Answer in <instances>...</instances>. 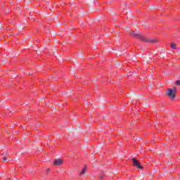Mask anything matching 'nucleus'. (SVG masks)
<instances>
[{"label":"nucleus","instance_id":"nucleus-8","mask_svg":"<svg viewBox=\"0 0 180 180\" xmlns=\"http://www.w3.org/2000/svg\"><path fill=\"white\" fill-rule=\"evenodd\" d=\"M176 85H180V80H176L175 82Z\"/></svg>","mask_w":180,"mask_h":180},{"label":"nucleus","instance_id":"nucleus-10","mask_svg":"<svg viewBox=\"0 0 180 180\" xmlns=\"http://www.w3.org/2000/svg\"><path fill=\"white\" fill-rule=\"evenodd\" d=\"M100 179H103V176H100Z\"/></svg>","mask_w":180,"mask_h":180},{"label":"nucleus","instance_id":"nucleus-3","mask_svg":"<svg viewBox=\"0 0 180 180\" xmlns=\"http://www.w3.org/2000/svg\"><path fill=\"white\" fill-rule=\"evenodd\" d=\"M133 164L134 167H136V168L143 169V166L140 165V162H139V160H136V158L132 159Z\"/></svg>","mask_w":180,"mask_h":180},{"label":"nucleus","instance_id":"nucleus-2","mask_svg":"<svg viewBox=\"0 0 180 180\" xmlns=\"http://www.w3.org/2000/svg\"><path fill=\"white\" fill-rule=\"evenodd\" d=\"M176 92V89H167L166 92V95L170 98V99H175V93Z\"/></svg>","mask_w":180,"mask_h":180},{"label":"nucleus","instance_id":"nucleus-5","mask_svg":"<svg viewBox=\"0 0 180 180\" xmlns=\"http://www.w3.org/2000/svg\"><path fill=\"white\" fill-rule=\"evenodd\" d=\"M8 157H9L8 153H6L5 155H3V161H4V162H8L9 161V159H8Z\"/></svg>","mask_w":180,"mask_h":180},{"label":"nucleus","instance_id":"nucleus-4","mask_svg":"<svg viewBox=\"0 0 180 180\" xmlns=\"http://www.w3.org/2000/svg\"><path fill=\"white\" fill-rule=\"evenodd\" d=\"M63 164V160L61 159H56L53 161V165L56 166L61 165Z\"/></svg>","mask_w":180,"mask_h":180},{"label":"nucleus","instance_id":"nucleus-7","mask_svg":"<svg viewBox=\"0 0 180 180\" xmlns=\"http://www.w3.org/2000/svg\"><path fill=\"white\" fill-rule=\"evenodd\" d=\"M171 47L173 50L176 49V44L175 43H171Z\"/></svg>","mask_w":180,"mask_h":180},{"label":"nucleus","instance_id":"nucleus-9","mask_svg":"<svg viewBox=\"0 0 180 180\" xmlns=\"http://www.w3.org/2000/svg\"><path fill=\"white\" fill-rule=\"evenodd\" d=\"M49 172H50V169H46V174L49 173Z\"/></svg>","mask_w":180,"mask_h":180},{"label":"nucleus","instance_id":"nucleus-1","mask_svg":"<svg viewBox=\"0 0 180 180\" xmlns=\"http://www.w3.org/2000/svg\"><path fill=\"white\" fill-rule=\"evenodd\" d=\"M132 36H134V37H137L138 39H140V40L145 41V43H153V44L157 43V39L147 38L143 36L141 33H139V32H134L132 33Z\"/></svg>","mask_w":180,"mask_h":180},{"label":"nucleus","instance_id":"nucleus-6","mask_svg":"<svg viewBox=\"0 0 180 180\" xmlns=\"http://www.w3.org/2000/svg\"><path fill=\"white\" fill-rule=\"evenodd\" d=\"M85 172H86V165H84V169L82 170L80 175H84V174H85Z\"/></svg>","mask_w":180,"mask_h":180}]
</instances>
